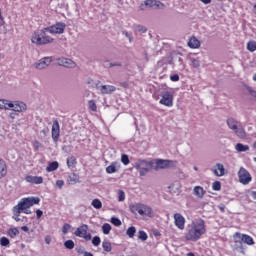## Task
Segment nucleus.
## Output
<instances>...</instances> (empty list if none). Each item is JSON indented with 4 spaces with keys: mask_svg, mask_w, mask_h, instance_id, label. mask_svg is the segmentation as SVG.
I'll return each instance as SVG.
<instances>
[{
    "mask_svg": "<svg viewBox=\"0 0 256 256\" xmlns=\"http://www.w3.org/2000/svg\"><path fill=\"white\" fill-rule=\"evenodd\" d=\"M207 233V227L205 226V220L199 219L193 221L191 224L187 226V231L184 235L185 241H192L193 243H197L203 235Z\"/></svg>",
    "mask_w": 256,
    "mask_h": 256,
    "instance_id": "f257e3e1",
    "label": "nucleus"
},
{
    "mask_svg": "<svg viewBox=\"0 0 256 256\" xmlns=\"http://www.w3.org/2000/svg\"><path fill=\"white\" fill-rule=\"evenodd\" d=\"M41 199L39 197H26L22 198L14 208L18 209L20 212L25 213V215H31V207L33 205H39Z\"/></svg>",
    "mask_w": 256,
    "mask_h": 256,
    "instance_id": "f03ea898",
    "label": "nucleus"
},
{
    "mask_svg": "<svg viewBox=\"0 0 256 256\" xmlns=\"http://www.w3.org/2000/svg\"><path fill=\"white\" fill-rule=\"evenodd\" d=\"M47 27L43 28L40 31L34 32L31 37V43L34 45H49L55 41L53 37L47 35L49 33Z\"/></svg>",
    "mask_w": 256,
    "mask_h": 256,
    "instance_id": "7ed1b4c3",
    "label": "nucleus"
},
{
    "mask_svg": "<svg viewBox=\"0 0 256 256\" xmlns=\"http://www.w3.org/2000/svg\"><path fill=\"white\" fill-rule=\"evenodd\" d=\"M129 209L133 215H140V217H149L150 219L155 217L153 208L143 203H135L129 206Z\"/></svg>",
    "mask_w": 256,
    "mask_h": 256,
    "instance_id": "20e7f679",
    "label": "nucleus"
},
{
    "mask_svg": "<svg viewBox=\"0 0 256 256\" xmlns=\"http://www.w3.org/2000/svg\"><path fill=\"white\" fill-rule=\"evenodd\" d=\"M227 125L229 129H232L235 135H237V137H239L240 139H245V137H247V133L245 132V129H243V126H241V123L235 120V118H228Z\"/></svg>",
    "mask_w": 256,
    "mask_h": 256,
    "instance_id": "39448f33",
    "label": "nucleus"
},
{
    "mask_svg": "<svg viewBox=\"0 0 256 256\" xmlns=\"http://www.w3.org/2000/svg\"><path fill=\"white\" fill-rule=\"evenodd\" d=\"M135 169H137V171H139L140 173V177H145V175H147L148 171H151V169L153 168V161H146V160H138L137 162H135L134 165Z\"/></svg>",
    "mask_w": 256,
    "mask_h": 256,
    "instance_id": "423d86ee",
    "label": "nucleus"
},
{
    "mask_svg": "<svg viewBox=\"0 0 256 256\" xmlns=\"http://www.w3.org/2000/svg\"><path fill=\"white\" fill-rule=\"evenodd\" d=\"M160 105H164V107H173V101H174V96L173 92L166 90L161 92L160 94Z\"/></svg>",
    "mask_w": 256,
    "mask_h": 256,
    "instance_id": "0eeeda50",
    "label": "nucleus"
},
{
    "mask_svg": "<svg viewBox=\"0 0 256 256\" xmlns=\"http://www.w3.org/2000/svg\"><path fill=\"white\" fill-rule=\"evenodd\" d=\"M67 25L63 22H57L49 27H46V31L51 35H63L65 33Z\"/></svg>",
    "mask_w": 256,
    "mask_h": 256,
    "instance_id": "6e6552de",
    "label": "nucleus"
},
{
    "mask_svg": "<svg viewBox=\"0 0 256 256\" xmlns=\"http://www.w3.org/2000/svg\"><path fill=\"white\" fill-rule=\"evenodd\" d=\"M87 231H89V226L87 224H82L75 230L74 235L85 239L86 241H91V234L87 233Z\"/></svg>",
    "mask_w": 256,
    "mask_h": 256,
    "instance_id": "1a4fd4ad",
    "label": "nucleus"
},
{
    "mask_svg": "<svg viewBox=\"0 0 256 256\" xmlns=\"http://www.w3.org/2000/svg\"><path fill=\"white\" fill-rule=\"evenodd\" d=\"M238 178L242 185H249L250 181H253L249 171L243 167H241L238 171Z\"/></svg>",
    "mask_w": 256,
    "mask_h": 256,
    "instance_id": "9d476101",
    "label": "nucleus"
},
{
    "mask_svg": "<svg viewBox=\"0 0 256 256\" xmlns=\"http://www.w3.org/2000/svg\"><path fill=\"white\" fill-rule=\"evenodd\" d=\"M51 133L54 143H57V141H59V137H61V126H59L58 120L53 121Z\"/></svg>",
    "mask_w": 256,
    "mask_h": 256,
    "instance_id": "9b49d317",
    "label": "nucleus"
},
{
    "mask_svg": "<svg viewBox=\"0 0 256 256\" xmlns=\"http://www.w3.org/2000/svg\"><path fill=\"white\" fill-rule=\"evenodd\" d=\"M177 165V161L172 160H156V168L157 169H169V167H175Z\"/></svg>",
    "mask_w": 256,
    "mask_h": 256,
    "instance_id": "f8f14e48",
    "label": "nucleus"
},
{
    "mask_svg": "<svg viewBox=\"0 0 256 256\" xmlns=\"http://www.w3.org/2000/svg\"><path fill=\"white\" fill-rule=\"evenodd\" d=\"M53 59L51 57H44L34 64L35 69H46L51 65Z\"/></svg>",
    "mask_w": 256,
    "mask_h": 256,
    "instance_id": "ddd939ff",
    "label": "nucleus"
},
{
    "mask_svg": "<svg viewBox=\"0 0 256 256\" xmlns=\"http://www.w3.org/2000/svg\"><path fill=\"white\" fill-rule=\"evenodd\" d=\"M212 172L216 177H224V175L227 174L225 166L222 163H217L214 168H212Z\"/></svg>",
    "mask_w": 256,
    "mask_h": 256,
    "instance_id": "4468645a",
    "label": "nucleus"
},
{
    "mask_svg": "<svg viewBox=\"0 0 256 256\" xmlns=\"http://www.w3.org/2000/svg\"><path fill=\"white\" fill-rule=\"evenodd\" d=\"M174 223L178 229L183 231L185 229V217L181 215L180 213L174 214Z\"/></svg>",
    "mask_w": 256,
    "mask_h": 256,
    "instance_id": "2eb2a0df",
    "label": "nucleus"
},
{
    "mask_svg": "<svg viewBox=\"0 0 256 256\" xmlns=\"http://www.w3.org/2000/svg\"><path fill=\"white\" fill-rule=\"evenodd\" d=\"M11 111H15L16 113H22V111H27V104L23 102H12Z\"/></svg>",
    "mask_w": 256,
    "mask_h": 256,
    "instance_id": "dca6fc26",
    "label": "nucleus"
},
{
    "mask_svg": "<svg viewBox=\"0 0 256 256\" xmlns=\"http://www.w3.org/2000/svg\"><path fill=\"white\" fill-rule=\"evenodd\" d=\"M235 237H238L243 241V243H246V245H255V241L253 240V237L247 235V234H241L239 232L235 233Z\"/></svg>",
    "mask_w": 256,
    "mask_h": 256,
    "instance_id": "f3484780",
    "label": "nucleus"
},
{
    "mask_svg": "<svg viewBox=\"0 0 256 256\" xmlns=\"http://www.w3.org/2000/svg\"><path fill=\"white\" fill-rule=\"evenodd\" d=\"M144 5L146 7L152 8V9H163L165 7V4L161 3L160 1H156V0H146L144 2Z\"/></svg>",
    "mask_w": 256,
    "mask_h": 256,
    "instance_id": "a211bd4d",
    "label": "nucleus"
},
{
    "mask_svg": "<svg viewBox=\"0 0 256 256\" xmlns=\"http://www.w3.org/2000/svg\"><path fill=\"white\" fill-rule=\"evenodd\" d=\"M25 181L27 183H31L32 185H41L43 183V177L28 175L25 177Z\"/></svg>",
    "mask_w": 256,
    "mask_h": 256,
    "instance_id": "6ab92c4d",
    "label": "nucleus"
},
{
    "mask_svg": "<svg viewBox=\"0 0 256 256\" xmlns=\"http://www.w3.org/2000/svg\"><path fill=\"white\" fill-rule=\"evenodd\" d=\"M7 173H9L7 162H5L3 158H0V180L5 179V177H7Z\"/></svg>",
    "mask_w": 256,
    "mask_h": 256,
    "instance_id": "aec40b11",
    "label": "nucleus"
},
{
    "mask_svg": "<svg viewBox=\"0 0 256 256\" xmlns=\"http://www.w3.org/2000/svg\"><path fill=\"white\" fill-rule=\"evenodd\" d=\"M100 91L102 95H109L111 93H115V91H117V88L113 85H102L100 87Z\"/></svg>",
    "mask_w": 256,
    "mask_h": 256,
    "instance_id": "412c9836",
    "label": "nucleus"
},
{
    "mask_svg": "<svg viewBox=\"0 0 256 256\" xmlns=\"http://www.w3.org/2000/svg\"><path fill=\"white\" fill-rule=\"evenodd\" d=\"M58 65H60L62 67L73 68V67H75V62H73V60L68 59V58H60V59H58Z\"/></svg>",
    "mask_w": 256,
    "mask_h": 256,
    "instance_id": "4be33fe9",
    "label": "nucleus"
},
{
    "mask_svg": "<svg viewBox=\"0 0 256 256\" xmlns=\"http://www.w3.org/2000/svg\"><path fill=\"white\" fill-rule=\"evenodd\" d=\"M188 47H190V49H199V47H201V41L193 36L188 41Z\"/></svg>",
    "mask_w": 256,
    "mask_h": 256,
    "instance_id": "5701e85b",
    "label": "nucleus"
},
{
    "mask_svg": "<svg viewBox=\"0 0 256 256\" xmlns=\"http://www.w3.org/2000/svg\"><path fill=\"white\" fill-rule=\"evenodd\" d=\"M13 107V102L5 99H0V109L9 110Z\"/></svg>",
    "mask_w": 256,
    "mask_h": 256,
    "instance_id": "b1692460",
    "label": "nucleus"
},
{
    "mask_svg": "<svg viewBox=\"0 0 256 256\" xmlns=\"http://www.w3.org/2000/svg\"><path fill=\"white\" fill-rule=\"evenodd\" d=\"M59 169V162L54 161L48 164L46 167L47 173H52V171H57Z\"/></svg>",
    "mask_w": 256,
    "mask_h": 256,
    "instance_id": "393cba45",
    "label": "nucleus"
},
{
    "mask_svg": "<svg viewBox=\"0 0 256 256\" xmlns=\"http://www.w3.org/2000/svg\"><path fill=\"white\" fill-rule=\"evenodd\" d=\"M77 165V158H75V156H70L67 158V166L69 167V169H75Z\"/></svg>",
    "mask_w": 256,
    "mask_h": 256,
    "instance_id": "a878e982",
    "label": "nucleus"
},
{
    "mask_svg": "<svg viewBox=\"0 0 256 256\" xmlns=\"http://www.w3.org/2000/svg\"><path fill=\"white\" fill-rule=\"evenodd\" d=\"M194 195H196V197H199L200 199H203L205 195V190H203V187L201 186H196L194 187Z\"/></svg>",
    "mask_w": 256,
    "mask_h": 256,
    "instance_id": "bb28decb",
    "label": "nucleus"
},
{
    "mask_svg": "<svg viewBox=\"0 0 256 256\" xmlns=\"http://www.w3.org/2000/svg\"><path fill=\"white\" fill-rule=\"evenodd\" d=\"M7 235L11 239H15V237H17V235H19V229H17V228H9L8 231H7Z\"/></svg>",
    "mask_w": 256,
    "mask_h": 256,
    "instance_id": "cd10ccee",
    "label": "nucleus"
},
{
    "mask_svg": "<svg viewBox=\"0 0 256 256\" xmlns=\"http://www.w3.org/2000/svg\"><path fill=\"white\" fill-rule=\"evenodd\" d=\"M102 248L106 253H111V251H113V246L111 245V242H109V241H103Z\"/></svg>",
    "mask_w": 256,
    "mask_h": 256,
    "instance_id": "c85d7f7f",
    "label": "nucleus"
},
{
    "mask_svg": "<svg viewBox=\"0 0 256 256\" xmlns=\"http://www.w3.org/2000/svg\"><path fill=\"white\" fill-rule=\"evenodd\" d=\"M116 165H117V162L111 163V165L106 167V173H108L109 175H111L113 173H117V166Z\"/></svg>",
    "mask_w": 256,
    "mask_h": 256,
    "instance_id": "c756f323",
    "label": "nucleus"
},
{
    "mask_svg": "<svg viewBox=\"0 0 256 256\" xmlns=\"http://www.w3.org/2000/svg\"><path fill=\"white\" fill-rule=\"evenodd\" d=\"M235 149L239 153H243L245 151H249V145H243L241 143H238V144H236Z\"/></svg>",
    "mask_w": 256,
    "mask_h": 256,
    "instance_id": "7c9ffc66",
    "label": "nucleus"
},
{
    "mask_svg": "<svg viewBox=\"0 0 256 256\" xmlns=\"http://www.w3.org/2000/svg\"><path fill=\"white\" fill-rule=\"evenodd\" d=\"M135 233H137V228H135V226H130L126 231V235H128L130 239L135 237Z\"/></svg>",
    "mask_w": 256,
    "mask_h": 256,
    "instance_id": "2f4dec72",
    "label": "nucleus"
},
{
    "mask_svg": "<svg viewBox=\"0 0 256 256\" xmlns=\"http://www.w3.org/2000/svg\"><path fill=\"white\" fill-rule=\"evenodd\" d=\"M12 211H13V219H15L17 222H19V221H21V218H19V217H21V214L23 213V212H21V210H18L17 208H15V207H13V209H12Z\"/></svg>",
    "mask_w": 256,
    "mask_h": 256,
    "instance_id": "473e14b6",
    "label": "nucleus"
},
{
    "mask_svg": "<svg viewBox=\"0 0 256 256\" xmlns=\"http://www.w3.org/2000/svg\"><path fill=\"white\" fill-rule=\"evenodd\" d=\"M247 50L250 51V53H253L256 51V41L251 40L247 43Z\"/></svg>",
    "mask_w": 256,
    "mask_h": 256,
    "instance_id": "72a5a7b5",
    "label": "nucleus"
},
{
    "mask_svg": "<svg viewBox=\"0 0 256 256\" xmlns=\"http://www.w3.org/2000/svg\"><path fill=\"white\" fill-rule=\"evenodd\" d=\"M91 205L92 207H94V209H101L103 207V203L98 198L92 200Z\"/></svg>",
    "mask_w": 256,
    "mask_h": 256,
    "instance_id": "f704fd0d",
    "label": "nucleus"
},
{
    "mask_svg": "<svg viewBox=\"0 0 256 256\" xmlns=\"http://www.w3.org/2000/svg\"><path fill=\"white\" fill-rule=\"evenodd\" d=\"M102 231L104 235H109V233H111V224L109 223H104L102 225Z\"/></svg>",
    "mask_w": 256,
    "mask_h": 256,
    "instance_id": "c9c22d12",
    "label": "nucleus"
},
{
    "mask_svg": "<svg viewBox=\"0 0 256 256\" xmlns=\"http://www.w3.org/2000/svg\"><path fill=\"white\" fill-rule=\"evenodd\" d=\"M138 239H140V241H147V239H149V236L147 235V232L140 230L138 232Z\"/></svg>",
    "mask_w": 256,
    "mask_h": 256,
    "instance_id": "e433bc0d",
    "label": "nucleus"
},
{
    "mask_svg": "<svg viewBox=\"0 0 256 256\" xmlns=\"http://www.w3.org/2000/svg\"><path fill=\"white\" fill-rule=\"evenodd\" d=\"M64 247L66 249H75V242L73 240H67L64 242Z\"/></svg>",
    "mask_w": 256,
    "mask_h": 256,
    "instance_id": "4c0bfd02",
    "label": "nucleus"
},
{
    "mask_svg": "<svg viewBox=\"0 0 256 256\" xmlns=\"http://www.w3.org/2000/svg\"><path fill=\"white\" fill-rule=\"evenodd\" d=\"M88 107H89L90 111L96 112L97 111V104L95 103V100H90L88 102Z\"/></svg>",
    "mask_w": 256,
    "mask_h": 256,
    "instance_id": "58836bf2",
    "label": "nucleus"
},
{
    "mask_svg": "<svg viewBox=\"0 0 256 256\" xmlns=\"http://www.w3.org/2000/svg\"><path fill=\"white\" fill-rule=\"evenodd\" d=\"M10 241L7 237L0 238V245L1 247H7L9 245Z\"/></svg>",
    "mask_w": 256,
    "mask_h": 256,
    "instance_id": "ea45409f",
    "label": "nucleus"
},
{
    "mask_svg": "<svg viewBox=\"0 0 256 256\" xmlns=\"http://www.w3.org/2000/svg\"><path fill=\"white\" fill-rule=\"evenodd\" d=\"M212 189L213 191H221V182L220 181L213 182Z\"/></svg>",
    "mask_w": 256,
    "mask_h": 256,
    "instance_id": "a19ab883",
    "label": "nucleus"
},
{
    "mask_svg": "<svg viewBox=\"0 0 256 256\" xmlns=\"http://www.w3.org/2000/svg\"><path fill=\"white\" fill-rule=\"evenodd\" d=\"M92 244L94 245V247H99V245H101V238L99 236H95L92 239Z\"/></svg>",
    "mask_w": 256,
    "mask_h": 256,
    "instance_id": "79ce46f5",
    "label": "nucleus"
},
{
    "mask_svg": "<svg viewBox=\"0 0 256 256\" xmlns=\"http://www.w3.org/2000/svg\"><path fill=\"white\" fill-rule=\"evenodd\" d=\"M121 162L123 163V165H129V156L127 154H122Z\"/></svg>",
    "mask_w": 256,
    "mask_h": 256,
    "instance_id": "37998d69",
    "label": "nucleus"
},
{
    "mask_svg": "<svg viewBox=\"0 0 256 256\" xmlns=\"http://www.w3.org/2000/svg\"><path fill=\"white\" fill-rule=\"evenodd\" d=\"M112 225H115V227H121V221L117 217L111 218Z\"/></svg>",
    "mask_w": 256,
    "mask_h": 256,
    "instance_id": "c03bdc74",
    "label": "nucleus"
},
{
    "mask_svg": "<svg viewBox=\"0 0 256 256\" xmlns=\"http://www.w3.org/2000/svg\"><path fill=\"white\" fill-rule=\"evenodd\" d=\"M71 229V225L70 224H64L62 227V233L64 235H67V233H69V230Z\"/></svg>",
    "mask_w": 256,
    "mask_h": 256,
    "instance_id": "a18cd8bd",
    "label": "nucleus"
},
{
    "mask_svg": "<svg viewBox=\"0 0 256 256\" xmlns=\"http://www.w3.org/2000/svg\"><path fill=\"white\" fill-rule=\"evenodd\" d=\"M118 201H125V192L123 190L118 192Z\"/></svg>",
    "mask_w": 256,
    "mask_h": 256,
    "instance_id": "49530a36",
    "label": "nucleus"
},
{
    "mask_svg": "<svg viewBox=\"0 0 256 256\" xmlns=\"http://www.w3.org/2000/svg\"><path fill=\"white\" fill-rule=\"evenodd\" d=\"M192 67L195 69H198V67H201V63L197 59H192Z\"/></svg>",
    "mask_w": 256,
    "mask_h": 256,
    "instance_id": "de8ad7c7",
    "label": "nucleus"
},
{
    "mask_svg": "<svg viewBox=\"0 0 256 256\" xmlns=\"http://www.w3.org/2000/svg\"><path fill=\"white\" fill-rule=\"evenodd\" d=\"M170 81H173V82L179 81V74H174L170 76Z\"/></svg>",
    "mask_w": 256,
    "mask_h": 256,
    "instance_id": "09e8293b",
    "label": "nucleus"
},
{
    "mask_svg": "<svg viewBox=\"0 0 256 256\" xmlns=\"http://www.w3.org/2000/svg\"><path fill=\"white\" fill-rule=\"evenodd\" d=\"M137 30L140 33H147V28L145 26H137Z\"/></svg>",
    "mask_w": 256,
    "mask_h": 256,
    "instance_id": "8fccbe9b",
    "label": "nucleus"
},
{
    "mask_svg": "<svg viewBox=\"0 0 256 256\" xmlns=\"http://www.w3.org/2000/svg\"><path fill=\"white\" fill-rule=\"evenodd\" d=\"M56 185H57V187H59V189H62V188H63V185H65V181H63V180H57V181H56Z\"/></svg>",
    "mask_w": 256,
    "mask_h": 256,
    "instance_id": "3c124183",
    "label": "nucleus"
},
{
    "mask_svg": "<svg viewBox=\"0 0 256 256\" xmlns=\"http://www.w3.org/2000/svg\"><path fill=\"white\" fill-rule=\"evenodd\" d=\"M36 217L37 219H39L40 217H43V212L41 211V209L36 210Z\"/></svg>",
    "mask_w": 256,
    "mask_h": 256,
    "instance_id": "603ef678",
    "label": "nucleus"
},
{
    "mask_svg": "<svg viewBox=\"0 0 256 256\" xmlns=\"http://www.w3.org/2000/svg\"><path fill=\"white\" fill-rule=\"evenodd\" d=\"M3 25H5V20L3 19V16L1 15L0 11V27H3Z\"/></svg>",
    "mask_w": 256,
    "mask_h": 256,
    "instance_id": "864d4df0",
    "label": "nucleus"
},
{
    "mask_svg": "<svg viewBox=\"0 0 256 256\" xmlns=\"http://www.w3.org/2000/svg\"><path fill=\"white\" fill-rule=\"evenodd\" d=\"M17 115H19L18 113H15V112H11L10 114H9V117H10V119H15L16 117H17Z\"/></svg>",
    "mask_w": 256,
    "mask_h": 256,
    "instance_id": "5fc2aeb1",
    "label": "nucleus"
},
{
    "mask_svg": "<svg viewBox=\"0 0 256 256\" xmlns=\"http://www.w3.org/2000/svg\"><path fill=\"white\" fill-rule=\"evenodd\" d=\"M45 243H46L47 245H50V244H51V236H46V237H45Z\"/></svg>",
    "mask_w": 256,
    "mask_h": 256,
    "instance_id": "6e6d98bb",
    "label": "nucleus"
},
{
    "mask_svg": "<svg viewBox=\"0 0 256 256\" xmlns=\"http://www.w3.org/2000/svg\"><path fill=\"white\" fill-rule=\"evenodd\" d=\"M76 251L78 255H83V254L85 255V252L83 251L82 248H76Z\"/></svg>",
    "mask_w": 256,
    "mask_h": 256,
    "instance_id": "4d7b16f0",
    "label": "nucleus"
},
{
    "mask_svg": "<svg viewBox=\"0 0 256 256\" xmlns=\"http://www.w3.org/2000/svg\"><path fill=\"white\" fill-rule=\"evenodd\" d=\"M21 230L24 231L25 233L29 232V227L27 226H22Z\"/></svg>",
    "mask_w": 256,
    "mask_h": 256,
    "instance_id": "13d9d810",
    "label": "nucleus"
},
{
    "mask_svg": "<svg viewBox=\"0 0 256 256\" xmlns=\"http://www.w3.org/2000/svg\"><path fill=\"white\" fill-rule=\"evenodd\" d=\"M204 5H209L211 3V0H200Z\"/></svg>",
    "mask_w": 256,
    "mask_h": 256,
    "instance_id": "bf43d9fd",
    "label": "nucleus"
},
{
    "mask_svg": "<svg viewBox=\"0 0 256 256\" xmlns=\"http://www.w3.org/2000/svg\"><path fill=\"white\" fill-rule=\"evenodd\" d=\"M111 67H121V63H114V64H111Z\"/></svg>",
    "mask_w": 256,
    "mask_h": 256,
    "instance_id": "052dcab7",
    "label": "nucleus"
},
{
    "mask_svg": "<svg viewBox=\"0 0 256 256\" xmlns=\"http://www.w3.org/2000/svg\"><path fill=\"white\" fill-rule=\"evenodd\" d=\"M70 179H73V181L75 183V179H77V174H73L72 176H70Z\"/></svg>",
    "mask_w": 256,
    "mask_h": 256,
    "instance_id": "680f3d73",
    "label": "nucleus"
},
{
    "mask_svg": "<svg viewBox=\"0 0 256 256\" xmlns=\"http://www.w3.org/2000/svg\"><path fill=\"white\" fill-rule=\"evenodd\" d=\"M84 256H93V253H91V252H84Z\"/></svg>",
    "mask_w": 256,
    "mask_h": 256,
    "instance_id": "e2e57ef3",
    "label": "nucleus"
},
{
    "mask_svg": "<svg viewBox=\"0 0 256 256\" xmlns=\"http://www.w3.org/2000/svg\"><path fill=\"white\" fill-rule=\"evenodd\" d=\"M122 87H129V84H127V82H123L121 83Z\"/></svg>",
    "mask_w": 256,
    "mask_h": 256,
    "instance_id": "0e129e2a",
    "label": "nucleus"
},
{
    "mask_svg": "<svg viewBox=\"0 0 256 256\" xmlns=\"http://www.w3.org/2000/svg\"><path fill=\"white\" fill-rule=\"evenodd\" d=\"M252 197H253V199H256V191L252 192Z\"/></svg>",
    "mask_w": 256,
    "mask_h": 256,
    "instance_id": "69168bd1",
    "label": "nucleus"
},
{
    "mask_svg": "<svg viewBox=\"0 0 256 256\" xmlns=\"http://www.w3.org/2000/svg\"><path fill=\"white\" fill-rule=\"evenodd\" d=\"M187 256H195V254L193 252H189Z\"/></svg>",
    "mask_w": 256,
    "mask_h": 256,
    "instance_id": "338daca9",
    "label": "nucleus"
},
{
    "mask_svg": "<svg viewBox=\"0 0 256 256\" xmlns=\"http://www.w3.org/2000/svg\"><path fill=\"white\" fill-rule=\"evenodd\" d=\"M154 99H156V101H157V100H159V97H156V96L154 95Z\"/></svg>",
    "mask_w": 256,
    "mask_h": 256,
    "instance_id": "774afa93",
    "label": "nucleus"
}]
</instances>
